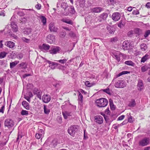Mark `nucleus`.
I'll return each mask as SVG.
<instances>
[{
	"mask_svg": "<svg viewBox=\"0 0 150 150\" xmlns=\"http://www.w3.org/2000/svg\"><path fill=\"white\" fill-rule=\"evenodd\" d=\"M96 103L98 106L99 107H104L107 105L108 102L106 99L101 98L97 100Z\"/></svg>",
	"mask_w": 150,
	"mask_h": 150,
	"instance_id": "nucleus-1",
	"label": "nucleus"
},
{
	"mask_svg": "<svg viewBox=\"0 0 150 150\" xmlns=\"http://www.w3.org/2000/svg\"><path fill=\"white\" fill-rule=\"evenodd\" d=\"M150 142V139L148 137H144L139 140L138 144L140 146L143 147L148 145Z\"/></svg>",
	"mask_w": 150,
	"mask_h": 150,
	"instance_id": "nucleus-2",
	"label": "nucleus"
},
{
	"mask_svg": "<svg viewBox=\"0 0 150 150\" xmlns=\"http://www.w3.org/2000/svg\"><path fill=\"white\" fill-rule=\"evenodd\" d=\"M79 126L77 125H73L69 127L68 129V133L71 136H73L77 131Z\"/></svg>",
	"mask_w": 150,
	"mask_h": 150,
	"instance_id": "nucleus-3",
	"label": "nucleus"
},
{
	"mask_svg": "<svg viewBox=\"0 0 150 150\" xmlns=\"http://www.w3.org/2000/svg\"><path fill=\"white\" fill-rule=\"evenodd\" d=\"M61 51V48L57 46H54L51 47L49 50V52L52 55L59 53Z\"/></svg>",
	"mask_w": 150,
	"mask_h": 150,
	"instance_id": "nucleus-4",
	"label": "nucleus"
},
{
	"mask_svg": "<svg viewBox=\"0 0 150 150\" xmlns=\"http://www.w3.org/2000/svg\"><path fill=\"white\" fill-rule=\"evenodd\" d=\"M127 85L125 81L123 80H118L117 81L115 84V86L117 88H123Z\"/></svg>",
	"mask_w": 150,
	"mask_h": 150,
	"instance_id": "nucleus-5",
	"label": "nucleus"
},
{
	"mask_svg": "<svg viewBox=\"0 0 150 150\" xmlns=\"http://www.w3.org/2000/svg\"><path fill=\"white\" fill-rule=\"evenodd\" d=\"M4 125L5 127H7L8 128H10L13 126L14 122L11 119H6L5 121Z\"/></svg>",
	"mask_w": 150,
	"mask_h": 150,
	"instance_id": "nucleus-6",
	"label": "nucleus"
},
{
	"mask_svg": "<svg viewBox=\"0 0 150 150\" xmlns=\"http://www.w3.org/2000/svg\"><path fill=\"white\" fill-rule=\"evenodd\" d=\"M112 18L115 21H118L120 18V14L118 12L113 13L112 15Z\"/></svg>",
	"mask_w": 150,
	"mask_h": 150,
	"instance_id": "nucleus-7",
	"label": "nucleus"
},
{
	"mask_svg": "<svg viewBox=\"0 0 150 150\" xmlns=\"http://www.w3.org/2000/svg\"><path fill=\"white\" fill-rule=\"evenodd\" d=\"M95 121L99 124H102L103 121V117L100 115H98L94 117Z\"/></svg>",
	"mask_w": 150,
	"mask_h": 150,
	"instance_id": "nucleus-8",
	"label": "nucleus"
},
{
	"mask_svg": "<svg viewBox=\"0 0 150 150\" xmlns=\"http://www.w3.org/2000/svg\"><path fill=\"white\" fill-rule=\"evenodd\" d=\"M49 28L51 32H56L58 30V28L54 25V23H51L49 25Z\"/></svg>",
	"mask_w": 150,
	"mask_h": 150,
	"instance_id": "nucleus-9",
	"label": "nucleus"
},
{
	"mask_svg": "<svg viewBox=\"0 0 150 150\" xmlns=\"http://www.w3.org/2000/svg\"><path fill=\"white\" fill-rule=\"evenodd\" d=\"M51 98L50 96L47 94L44 95L42 97V101L45 103L49 102L50 101Z\"/></svg>",
	"mask_w": 150,
	"mask_h": 150,
	"instance_id": "nucleus-10",
	"label": "nucleus"
},
{
	"mask_svg": "<svg viewBox=\"0 0 150 150\" xmlns=\"http://www.w3.org/2000/svg\"><path fill=\"white\" fill-rule=\"evenodd\" d=\"M47 42L50 44L52 43L54 41V36L49 35L47 38Z\"/></svg>",
	"mask_w": 150,
	"mask_h": 150,
	"instance_id": "nucleus-11",
	"label": "nucleus"
},
{
	"mask_svg": "<svg viewBox=\"0 0 150 150\" xmlns=\"http://www.w3.org/2000/svg\"><path fill=\"white\" fill-rule=\"evenodd\" d=\"M62 114L64 118L65 119H68L69 117L71 116L72 114L71 112L67 111L62 112Z\"/></svg>",
	"mask_w": 150,
	"mask_h": 150,
	"instance_id": "nucleus-12",
	"label": "nucleus"
},
{
	"mask_svg": "<svg viewBox=\"0 0 150 150\" xmlns=\"http://www.w3.org/2000/svg\"><path fill=\"white\" fill-rule=\"evenodd\" d=\"M129 44L127 41H125L122 43V47L124 50H127L129 48Z\"/></svg>",
	"mask_w": 150,
	"mask_h": 150,
	"instance_id": "nucleus-13",
	"label": "nucleus"
},
{
	"mask_svg": "<svg viewBox=\"0 0 150 150\" xmlns=\"http://www.w3.org/2000/svg\"><path fill=\"white\" fill-rule=\"evenodd\" d=\"M22 104L25 108L27 110H30V105L27 102L23 101L22 102Z\"/></svg>",
	"mask_w": 150,
	"mask_h": 150,
	"instance_id": "nucleus-14",
	"label": "nucleus"
},
{
	"mask_svg": "<svg viewBox=\"0 0 150 150\" xmlns=\"http://www.w3.org/2000/svg\"><path fill=\"white\" fill-rule=\"evenodd\" d=\"M5 44L7 47L10 48L13 47L15 45V43L13 42L10 41L6 42Z\"/></svg>",
	"mask_w": 150,
	"mask_h": 150,
	"instance_id": "nucleus-15",
	"label": "nucleus"
},
{
	"mask_svg": "<svg viewBox=\"0 0 150 150\" xmlns=\"http://www.w3.org/2000/svg\"><path fill=\"white\" fill-rule=\"evenodd\" d=\"M11 25L13 31L15 32H17L18 30V28L15 22H11Z\"/></svg>",
	"mask_w": 150,
	"mask_h": 150,
	"instance_id": "nucleus-16",
	"label": "nucleus"
},
{
	"mask_svg": "<svg viewBox=\"0 0 150 150\" xmlns=\"http://www.w3.org/2000/svg\"><path fill=\"white\" fill-rule=\"evenodd\" d=\"M137 86L138 87V89L141 91L144 88V85L142 81L141 80H139Z\"/></svg>",
	"mask_w": 150,
	"mask_h": 150,
	"instance_id": "nucleus-17",
	"label": "nucleus"
},
{
	"mask_svg": "<svg viewBox=\"0 0 150 150\" xmlns=\"http://www.w3.org/2000/svg\"><path fill=\"white\" fill-rule=\"evenodd\" d=\"M121 55H122L121 53H116L113 54V57L114 58H115L118 62L120 61V57Z\"/></svg>",
	"mask_w": 150,
	"mask_h": 150,
	"instance_id": "nucleus-18",
	"label": "nucleus"
},
{
	"mask_svg": "<svg viewBox=\"0 0 150 150\" xmlns=\"http://www.w3.org/2000/svg\"><path fill=\"white\" fill-rule=\"evenodd\" d=\"M103 10V9L100 7H96L92 9V11L96 13H98L101 12Z\"/></svg>",
	"mask_w": 150,
	"mask_h": 150,
	"instance_id": "nucleus-19",
	"label": "nucleus"
},
{
	"mask_svg": "<svg viewBox=\"0 0 150 150\" xmlns=\"http://www.w3.org/2000/svg\"><path fill=\"white\" fill-rule=\"evenodd\" d=\"M32 32V29L30 28H24L23 30V32L25 34L28 35L30 34Z\"/></svg>",
	"mask_w": 150,
	"mask_h": 150,
	"instance_id": "nucleus-20",
	"label": "nucleus"
},
{
	"mask_svg": "<svg viewBox=\"0 0 150 150\" xmlns=\"http://www.w3.org/2000/svg\"><path fill=\"white\" fill-rule=\"evenodd\" d=\"M150 58V57L149 55L148 54H146L142 58V59L141 60V62L144 63L146 61L149 59Z\"/></svg>",
	"mask_w": 150,
	"mask_h": 150,
	"instance_id": "nucleus-21",
	"label": "nucleus"
},
{
	"mask_svg": "<svg viewBox=\"0 0 150 150\" xmlns=\"http://www.w3.org/2000/svg\"><path fill=\"white\" fill-rule=\"evenodd\" d=\"M42 51L45 52L49 50L50 48V46L48 45L44 44L42 45Z\"/></svg>",
	"mask_w": 150,
	"mask_h": 150,
	"instance_id": "nucleus-22",
	"label": "nucleus"
},
{
	"mask_svg": "<svg viewBox=\"0 0 150 150\" xmlns=\"http://www.w3.org/2000/svg\"><path fill=\"white\" fill-rule=\"evenodd\" d=\"M83 96L80 92H79V95L78 96V100L79 103H82L83 101Z\"/></svg>",
	"mask_w": 150,
	"mask_h": 150,
	"instance_id": "nucleus-23",
	"label": "nucleus"
},
{
	"mask_svg": "<svg viewBox=\"0 0 150 150\" xmlns=\"http://www.w3.org/2000/svg\"><path fill=\"white\" fill-rule=\"evenodd\" d=\"M39 18L40 19L41 22L43 23V25H45L46 24L47 19L43 16H39Z\"/></svg>",
	"mask_w": 150,
	"mask_h": 150,
	"instance_id": "nucleus-24",
	"label": "nucleus"
},
{
	"mask_svg": "<svg viewBox=\"0 0 150 150\" xmlns=\"http://www.w3.org/2000/svg\"><path fill=\"white\" fill-rule=\"evenodd\" d=\"M107 29L108 32L111 34H113L115 31L114 28L110 25H109L107 27Z\"/></svg>",
	"mask_w": 150,
	"mask_h": 150,
	"instance_id": "nucleus-25",
	"label": "nucleus"
},
{
	"mask_svg": "<svg viewBox=\"0 0 150 150\" xmlns=\"http://www.w3.org/2000/svg\"><path fill=\"white\" fill-rule=\"evenodd\" d=\"M19 61H16L12 62H10V66L11 68H13L16 66L17 64L19 63Z\"/></svg>",
	"mask_w": 150,
	"mask_h": 150,
	"instance_id": "nucleus-26",
	"label": "nucleus"
},
{
	"mask_svg": "<svg viewBox=\"0 0 150 150\" xmlns=\"http://www.w3.org/2000/svg\"><path fill=\"white\" fill-rule=\"evenodd\" d=\"M108 16V14L107 13H104L101 14L100 16V18L103 20H105Z\"/></svg>",
	"mask_w": 150,
	"mask_h": 150,
	"instance_id": "nucleus-27",
	"label": "nucleus"
},
{
	"mask_svg": "<svg viewBox=\"0 0 150 150\" xmlns=\"http://www.w3.org/2000/svg\"><path fill=\"white\" fill-rule=\"evenodd\" d=\"M141 50L142 51H144L147 49L146 45L145 43H142L141 45Z\"/></svg>",
	"mask_w": 150,
	"mask_h": 150,
	"instance_id": "nucleus-28",
	"label": "nucleus"
},
{
	"mask_svg": "<svg viewBox=\"0 0 150 150\" xmlns=\"http://www.w3.org/2000/svg\"><path fill=\"white\" fill-rule=\"evenodd\" d=\"M44 112L45 114H48L50 112V110L48 108H47L45 105H44Z\"/></svg>",
	"mask_w": 150,
	"mask_h": 150,
	"instance_id": "nucleus-29",
	"label": "nucleus"
},
{
	"mask_svg": "<svg viewBox=\"0 0 150 150\" xmlns=\"http://www.w3.org/2000/svg\"><path fill=\"white\" fill-rule=\"evenodd\" d=\"M136 105V103L135 100L133 99L131 100L128 104V106L130 107H133Z\"/></svg>",
	"mask_w": 150,
	"mask_h": 150,
	"instance_id": "nucleus-30",
	"label": "nucleus"
},
{
	"mask_svg": "<svg viewBox=\"0 0 150 150\" xmlns=\"http://www.w3.org/2000/svg\"><path fill=\"white\" fill-rule=\"evenodd\" d=\"M129 73V72L127 71H122L121 73L119 74H117V75L116 77H119L120 76H121L122 75L126 74H128Z\"/></svg>",
	"mask_w": 150,
	"mask_h": 150,
	"instance_id": "nucleus-31",
	"label": "nucleus"
},
{
	"mask_svg": "<svg viewBox=\"0 0 150 150\" xmlns=\"http://www.w3.org/2000/svg\"><path fill=\"white\" fill-rule=\"evenodd\" d=\"M125 64H127V65L132 66H134V63L132 62L131 61H127L125 62Z\"/></svg>",
	"mask_w": 150,
	"mask_h": 150,
	"instance_id": "nucleus-32",
	"label": "nucleus"
},
{
	"mask_svg": "<svg viewBox=\"0 0 150 150\" xmlns=\"http://www.w3.org/2000/svg\"><path fill=\"white\" fill-rule=\"evenodd\" d=\"M68 6V5H67V3L63 2L61 5V7L64 8L65 10Z\"/></svg>",
	"mask_w": 150,
	"mask_h": 150,
	"instance_id": "nucleus-33",
	"label": "nucleus"
},
{
	"mask_svg": "<svg viewBox=\"0 0 150 150\" xmlns=\"http://www.w3.org/2000/svg\"><path fill=\"white\" fill-rule=\"evenodd\" d=\"M21 114L22 115H27L28 114V112L26 110H23L21 112Z\"/></svg>",
	"mask_w": 150,
	"mask_h": 150,
	"instance_id": "nucleus-34",
	"label": "nucleus"
},
{
	"mask_svg": "<svg viewBox=\"0 0 150 150\" xmlns=\"http://www.w3.org/2000/svg\"><path fill=\"white\" fill-rule=\"evenodd\" d=\"M135 32L137 34L139 35L142 33V30L140 28H137L135 30Z\"/></svg>",
	"mask_w": 150,
	"mask_h": 150,
	"instance_id": "nucleus-35",
	"label": "nucleus"
},
{
	"mask_svg": "<svg viewBox=\"0 0 150 150\" xmlns=\"http://www.w3.org/2000/svg\"><path fill=\"white\" fill-rule=\"evenodd\" d=\"M68 59H60L59 60L57 61L59 62V63L61 64H64L66 62Z\"/></svg>",
	"mask_w": 150,
	"mask_h": 150,
	"instance_id": "nucleus-36",
	"label": "nucleus"
},
{
	"mask_svg": "<svg viewBox=\"0 0 150 150\" xmlns=\"http://www.w3.org/2000/svg\"><path fill=\"white\" fill-rule=\"evenodd\" d=\"M7 53L5 52H1L0 54V58H3L7 54Z\"/></svg>",
	"mask_w": 150,
	"mask_h": 150,
	"instance_id": "nucleus-37",
	"label": "nucleus"
},
{
	"mask_svg": "<svg viewBox=\"0 0 150 150\" xmlns=\"http://www.w3.org/2000/svg\"><path fill=\"white\" fill-rule=\"evenodd\" d=\"M43 135L40 133H38L35 134V137L37 139H39L41 138Z\"/></svg>",
	"mask_w": 150,
	"mask_h": 150,
	"instance_id": "nucleus-38",
	"label": "nucleus"
},
{
	"mask_svg": "<svg viewBox=\"0 0 150 150\" xmlns=\"http://www.w3.org/2000/svg\"><path fill=\"white\" fill-rule=\"evenodd\" d=\"M42 94V93L41 91H40L36 95L37 96L38 98L40 100H41L42 99L41 96Z\"/></svg>",
	"mask_w": 150,
	"mask_h": 150,
	"instance_id": "nucleus-39",
	"label": "nucleus"
},
{
	"mask_svg": "<svg viewBox=\"0 0 150 150\" xmlns=\"http://www.w3.org/2000/svg\"><path fill=\"white\" fill-rule=\"evenodd\" d=\"M62 21L63 22L69 24H72V21L71 20H69L63 19L62 20Z\"/></svg>",
	"mask_w": 150,
	"mask_h": 150,
	"instance_id": "nucleus-40",
	"label": "nucleus"
},
{
	"mask_svg": "<svg viewBox=\"0 0 150 150\" xmlns=\"http://www.w3.org/2000/svg\"><path fill=\"white\" fill-rule=\"evenodd\" d=\"M150 34V30H148L146 31L144 36L145 38H147Z\"/></svg>",
	"mask_w": 150,
	"mask_h": 150,
	"instance_id": "nucleus-41",
	"label": "nucleus"
},
{
	"mask_svg": "<svg viewBox=\"0 0 150 150\" xmlns=\"http://www.w3.org/2000/svg\"><path fill=\"white\" fill-rule=\"evenodd\" d=\"M147 69V68L146 66H143L141 67L142 71L143 72L146 71Z\"/></svg>",
	"mask_w": 150,
	"mask_h": 150,
	"instance_id": "nucleus-42",
	"label": "nucleus"
},
{
	"mask_svg": "<svg viewBox=\"0 0 150 150\" xmlns=\"http://www.w3.org/2000/svg\"><path fill=\"white\" fill-rule=\"evenodd\" d=\"M22 40L25 42L28 43L30 41V40L29 39H28L26 38L25 37H23L22 38Z\"/></svg>",
	"mask_w": 150,
	"mask_h": 150,
	"instance_id": "nucleus-43",
	"label": "nucleus"
},
{
	"mask_svg": "<svg viewBox=\"0 0 150 150\" xmlns=\"http://www.w3.org/2000/svg\"><path fill=\"white\" fill-rule=\"evenodd\" d=\"M103 91L106 93L107 94H108L109 95H110L111 94L110 93V90L109 88H107L106 89H104L103 90Z\"/></svg>",
	"mask_w": 150,
	"mask_h": 150,
	"instance_id": "nucleus-44",
	"label": "nucleus"
},
{
	"mask_svg": "<svg viewBox=\"0 0 150 150\" xmlns=\"http://www.w3.org/2000/svg\"><path fill=\"white\" fill-rule=\"evenodd\" d=\"M19 66L20 67L23 68H26V66L25 65V64L24 62H22L19 64Z\"/></svg>",
	"mask_w": 150,
	"mask_h": 150,
	"instance_id": "nucleus-45",
	"label": "nucleus"
},
{
	"mask_svg": "<svg viewBox=\"0 0 150 150\" xmlns=\"http://www.w3.org/2000/svg\"><path fill=\"white\" fill-rule=\"evenodd\" d=\"M40 91L36 88H35L33 91V93L34 95H36Z\"/></svg>",
	"mask_w": 150,
	"mask_h": 150,
	"instance_id": "nucleus-46",
	"label": "nucleus"
},
{
	"mask_svg": "<svg viewBox=\"0 0 150 150\" xmlns=\"http://www.w3.org/2000/svg\"><path fill=\"white\" fill-rule=\"evenodd\" d=\"M118 40L117 38L116 37H114L112 38H111L110 41L111 42H115L117 41Z\"/></svg>",
	"mask_w": 150,
	"mask_h": 150,
	"instance_id": "nucleus-47",
	"label": "nucleus"
},
{
	"mask_svg": "<svg viewBox=\"0 0 150 150\" xmlns=\"http://www.w3.org/2000/svg\"><path fill=\"white\" fill-rule=\"evenodd\" d=\"M54 64H51L50 65H49V67H50L51 68L54 69L55 67V66H57L58 65V63H57L54 62Z\"/></svg>",
	"mask_w": 150,
	"mask_h": 150,
	"instance_id": "nucleus-48",
	"label": "nucleus"
},
{
	"mask_svg": "<svg viewBox=\"0 0 150 150\" xmlns=\"http://www.w3.org/2000/svg\"><path fill=\"white\" fill-rule=\"evenodd\" d=\"M5 109V107L4 106H2L0 109V113H4V110Z\"/></svg>",
	"mask_w": 150,
	"mask_h": 150,
	"instance_id": "nucleus-49",
	"label": "nucleus"
},
{
	"mask_svg": "<svg viewBox=\"0 0 150 150\" xmlns=\"http://www.w3.org/2000/svg\"><path fill=\"white\" fill-rule=\"evenodd\" d=\"M132 13L133 15H137L139 14V12L137 10H133L132 11Z\"/></svg>",
	"mask_w": 150,
	"mask_h": 150,
	"instance_id": "nucleus-50",
	"label": "nucleus"
},
{
	"mask_svg": "<svg viewBox=\"0 0 150 150\" xmlns=\"http://www.w3.org/2000/svg\"><path fill=\"white\" fill-rule=\"evenodd\" d=\"M85 84L86 86L88 87H90L91 86V85L88 81H86L85 82Z\"/></svg>",
	"mask_w": 150,
	"mask_h": 150,
	"instance_id": "nucleus-51",
	"label": "nucleus"
},
{
	"mask_svg": "<svg viewBox=\"0 0 150 150\" xmlns=\"http://www.w3.org/2000/svg\"><path fill=\"white\" fill-rule=\"evenodd\" d=\"M23 54L22 53L18 54L17 55V58L19 59H22L23 57Z\"/></svg>",
	"mask_w": 150,
	"mask_h": 150,
	"instance_id": "nucleus-52",
	"label": "nucleus"
},
{
	"mask_svg": "<svg viewBox=\"0 0 150 150\" xmlns=\"http://www.w3.org/2000/svg\"><path fill=\"white\" fill-rule=\"evenodd\" d=\"M41 4H38L35 6V7L38 10H40L41 9Z\"/></svg>",
	"mask_w": 150,
	"mask_h": 150,
	"instance_id": "nucleus-53",
	"label": "nucleus"
},
{
	"mask_svg": "<svg viewBox=\"0 0 150 150\" xmlns=\"http://www.w3.org/2000/svg\"><path fill=\"white\" fill-rule=\"evenodd\" d=\"M71 12L70 13L72 14H74L75 13V11L74 7H71Z\"/></svg>",
	"mask_w": 150,
	"mask_h": 150,
	"instance_id": "nucleus-54",
	"label": "nucleus"
},
{
	"mask_svg": "<svg viewBox=\"0 0 150 150\" xmlns=\"http://www.w3.org/2000/svg\"><path fill=\"white\" fill-rule=\"evenodd\" d=\"M18 14L20 16H23L24 15V13L21 11H19L18 12Z\"/></svg>",
	"mask_w": 150,
	"mask_h": 150,
	"instance_id": "nucleus-55",
	"label": "nucleus"
},
{
	"mask_svg": "<svg viewBox=\"0 0 150 150\" xmlns=\"http://www.w3.org/2000/svg\"><path fill=\"white\" fill-rule=\"evenodd\" d=\"M24 98L28 102H30V97H28V96H25Z\"/></svg>",
	"mask_w": 150,
	"mask_h": 150,
	"instance_id": "nucleus-56",
	"label": "nucleus"
},
{
	"mask_svg": "<svg viewBox=\"0 0 150 150\" xmlns=\"http://www.w3.org/2000/svg\"><path fill=\"white\" fill-rule=\"evenodd\" d=\"M27 96H28V97H30V98L32 97L33 96V94L31 92H29L27 94Z\"/></svg>",
	"mask_w": 150,
	"mask_h": 150,
	"instance_id": "nucleus-57",
	"label": "nucleus"
},
{
	"mask_svg": "<svg viewBox=\"0 0 150 150\" xmlns=\"http://www.w3.org/2000/svg\"><path fill=\"white\" fill-rule=\"evenodd\" d=\"M108 3L109 4H114V1L113 0H108Z\"/></svg>",
	"mask_w": 150,
	"mask_h": 150,
	"instance_id": "nucleus-58",
	"label": "nucleus"
},
{
	"mask_svg": "<svg viewBox=\"0 0 150 150\" xmlns=\"http://www.w3.org/2000/svg\"><path fill=\"white\" fill-rule=\"evenodd\" d=\"M125 116L124 115H122L120 116L118 118V120H122L124 118Z\"/></svg>",
	"mask_w": 150,
	"mask_h": 150,
	"instance_id": "nucleus-59",
	"label": "nucleus"
},
{
	"mask_svg": "<svg viewBox=\"0 0 150 150\" xmlns=\"http://www.w3.org/2000/svg\"><path fill=\"white\" fill-rule=\"evenodd\" d=\"M123 25L122 22H120L118 24V26L120 28H121Z\"/></svg>",
	"mask_w": 150,
	"mask_h": 150,
	"instance_id": "nucleus-60",
	"label": "nucleus"
},
{
	"mask_svg": "<svg viewBox=\"0 0 150 150\" xmlns=\"http://www.w3.org/2000/svg\"><path fill=\"white\" fill-rule=\"evenodd\" d=\"M38 133H40L41 134H42L43 135L44 134V132L43 130L42 129H40L38 131Z\"/></svg>",
	"mask_w": 150,
	"mask_h": 150,
	"instance_id": "nucleus-61",
	"label": "nucleus"
},
{
	"mask_svg": "<svg viewBox=\"0 0 150 150\" xmlns=\"http://www.w3.org/2000/svg\"><path fill=\"white\" fill-rule=\"evenodd\" d=\"M31 76V74H25L23 75V77L24 78H25L27 76Z\"/></svg>",
	"mask_w": 150,
	"mask_h": 150,
	"instance_id": "nucleus-62",
	"label": "nucleus"
},
{
	"mask_svg": "<svg viewBox=\"0 0 150 150\" xmlns=\"http://www.w3.org/2000/svg\"><path fill=\"white\" fill-rule=\"evenodd\" d=\"M146 7L147 8H150V2H148L146 5Z\"/></svg>",
	"mask_w": 150,
	"mask_h": 150,
	"instance_id": "nucleus-63",
	"label": "nucleus"
},
{
	"mask_svg": "<svg viewBox=\"0 0 150 150\" xmlns=\"http://www.w3.org/2000/svg\"><path fill=\"white\" fill-rule=\"evenodd\" d=\"M144 150H150V146H147L145 147Z\"/></svg>",
	"mask_w": 150,
	"mask_h": 150,
	"instance_id": "nucleus-64",
	"label": "nucleus"
}]
</instances>
